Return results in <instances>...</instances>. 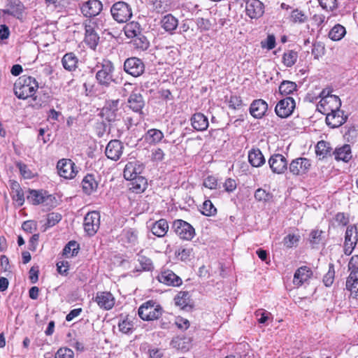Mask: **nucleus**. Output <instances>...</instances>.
Instances as JSON below:
<instances>
[{
    "label": "nucleus",
    "mask_w": 358,
    "mask_h": 358,
    "mask_svg": "<svg viewBox=\"0 0 358 358\" xmlns=\"http://www.w3.org/2000/svg\"><path fill=\"white\" fill-rule=\"evenodd\" d=\"M79 250V245L76 241H70L64 247L63 250V255L66 257H72L77 255Z\"/></svg>",
    "instance_id": "obj_46"
},
{
    "label": "nucleus",
    "mask_w": 358,
    "mask_h": 358,
    "mask_svg": "<svg viewBox=\"0 0 358 358\" xmlns=\"http://www.w3.org/2000/svg\"><path fill=\"white\" fill-rule=\"evenodd\" d=\"M237 187V184L235 180L232 178H228L225 180L224 183V187L226 192H234Z\"/></svg>",
    "instance_id": "obj_64"
},
{
    "label": "nucleus",
    "mask_w": 358,
    "mask_h": 358,
    "mask_svg": "<svg viewBox=\"0 0 358 358\" xmlns=\"http://www.w3.org/2000/svg\"><path fill=\"white\" fill-rule=\"evenodd\" d=\"M82 187L83 192L90 195L94 192L98 187V182L95 180L94 176L92 174H87L82 180Z\"/></svg>",
    "instance_id": "obj_26"
},
{
    "label": "nucleus",
    "mask_w": 358,
    "mask_h": 358,
    "mask_svg": "<svg viewBox=\"0 0 358 358\" xmlns=\"http://www.w3.org/2000/svg\"><path fill=\"white\" fill-rule=\"evenodd\" d=\"M262 48L272 50L275 46V38L273 35H268L265 41L261 42Z\"/></svg>",
    "instance_id": "obj_60"
},
{
    "label": "nucleus",
    "mask_w": 358,
    "mask_h": 358,
    "mask_svg": "<svg viewBox=\"0 0 358 358\" xmlns=\"http://www.w3.org/2000/svg\"><path fill=\"white\" fill-rule=\"evenodd\" d=\"M100 225V214L97 211L89 212L84 219L85 231L90 235L93 236L96 233Z\"/></svg>",
    "instance_id": "obj_12"
},
{
    "label": "nucleus",
    "mask_w": 358,
    "mask_h": 358,
    "mask_svg": "<svg viewBox=\"0 0 358 358\" xmlns=\"http://www.w3.org/2000/svg\"><path fill=\"white\" fill-rule=\"evenodd\" d=\"M172 229L181 239L190 241L195 236L194 228L187 222L176 220L173 222Z\"/></svg>",
    "instance_id": "obj_6"
},
{
    "label": "nucleus",
    "mask_w": 358,
    "mask_h": 358,
    "mask_svg": "<svg viewBox=\"0 0 358 358\" xmlns=\"http://www.w3.org/2000/svg\"><path fill=\"white\" fill-rule=\"evenodd\" d=\"M331 151L332 148L330 146L329 143L324 141H319L315 146L316 155L319 156L320 159H323L327 157L328 155H331Z\"/></svg>",
    "instance_id": "obj_38"
},
{
    "label": "nucleus",
    "mask_w": 358,
    "mask_h": 358,
    "mask_svg": "<svg viewBox=\"0 0 358 358\" xmlns=\"http://www.w3.org/2000/svg\"><path fill=\"white\" fill-rule=\"evenodd\" d=\"M341 106V99L338 96L334 95L320 100L317 106V110L322 114H327L329 112L340 109Z\"/></svg>",
    "instance_id": "obj_10"
},
{
    "label": "nucleus",
    "mask_w": 358,
    "mask_h": 358,
    "mask_svg": "<svg viewBox=\"0 0 358 358\" xmlns=\"http://www.w3.org/2000/svg\"><path fill=\"white\" fill-rule=\"evenodd\" d=\"M129 107L134 112H141L144 106V100L139 93L133 92L128 99Z\"/></svg>",
    "instance_id": "obj_29"
},
{
    "label": "nucleus",
    "mask_w": 358,
    "mask_h": 358,
    "mask_svg": "<svg viewBox=\"0 0 358 358\" xmlns=\"http://www.w3.org/2000/svg\"><path fill=\"white\" fill-rule=\"evenodd\" d=\"M119 330L126 334H131L134 329L133 322L128 320V318L120 321L118 324Z\"/></svg>",
    "instance_id": "obj_49"
},
{
    "label": "nucleus",
    "mask_w": 358,
    "mask_h": 358,
    "mask_svg": "<svg viewBox=\"0 0 358 358\" xmlns=\"http://www.w3.org/2000/svg\"><path fill=\"white\" fill-rule=\"evenodd\" d=\"M152 8L157 13H164L168 8V4L165 0H152Z\"/></svg>",
    "instance_id": "obj_55"
},
{
    "label": "nucleus",
    "mask_w": 358,
    "mask_h": 358,
    "mask_svg": "<svg viewBox=\"0 0 358 358\" xmlns=\"http://www.w3.org/2000/svg\"><path fill=\"white\" fill-rule=\"evenodd\" d=\"M248 160L255 167H259L265 164V158L259 149H252L248 153Z\"/></svg>",
    "instance_id": "obj_30"
},
{
    "label": "nucleus",
    "mask_w": 358,
    "mask_h": 358,
    "mask_svg": "<svg viewBox=\"0 0 358 358\" xmlns=\"http://www.w3.org/2000/svg\"><path fill=\"white\" fill-rule=\"evenodd\" d=\"M38 88V82L31 76H22L14 84V93L20 99L32 96Z\"/></svg>",
    "instance_id": "obj_1"
},
{
    "label": "nucleus",
    "mask_w": 358,
    "mask_h": 358,
    "mask_svg": "<svg viewBox=\"0 0 358 358\" xmlns=\"http://www.w3.org/2000/svg\"><path fill=\"white\" fill-rule=\"evenodd\" d=\"M123 145L122 143L118 140L110 141L105 150L106 157L114 161H117L120 159L122 154Z\"/></svg>",
    "instance_id": "obj_19"
},
{
    "label": "nucleus",
    "mask_w": 358,
    "mask_h": 358,
    "mask_svg": "<svg viewBox=\"0 0 358 358\" xmlns=\"http://www.w3.org/2000/svg\"><path fill=\"white\" fill-rule=\"evenodd\" d=\"M268 164L274 173H283L287 169V159L280 154L272 155L268 160Z\"/></svg>",
    "instance_id": "obj_18"
},
{
    "label": "nucleus",
    "mask_w": 358,
    "mask_h": 358,
    "mask_svg": "<svg viewBox=\"0 0 358 358\" xmlns=\"http://www.w3.org/2000/svg\"><path fill=\"white\" fill-rule=\"evenodd\" d=\"M201 212L206 216H213L217 213V208L214 206L210 200H206L202 206Z\"/></svg>",
    "instance_id": "obj_47"
},
{
    "label": "nucleus",
    "mask_w": 358,
    "mask_h": 358,
    "mask_svg": "<svg viewBox=\"0 0 358 358\" xmlns=\"http://www.w3.org/2000/svg\"><path fill=\"white\" fill-rule=\"evenodd\" d=\"M48 6H52L58 11H62L69 4V0H45Z\"/></svg>",
    "instance_id": "obj_51"
},
{
    "label": "nucleus",
    "mask_w": 358,
    "mask_h": 358,
    "mask_svg": "<svg viewBox=\"0 0 358 358\" xmlns=\"http://www.w3.org/2000/svg\"><path fill=\"white\" fill-rule=\"evenodd\" d=\"M346 31L345 28L338 24H336L329 31V37L330 39L334 41H338L341 40L345 35Z\"/></svg>",
    "instance_id": "obj_42"
},
{
    "label": "nucleus",
    "mask_w": 358,
    "mask_h": 358,
    "mask_svg": "<svg viewBox=\"0 0 358 358\" xmlns=\"http://www.w3.org/2000/svg\"><path fill=\"white\" fill-rule=\"evenodd\" d=\"M243 102L240 96H231L229 101V106L233 109H238L242 106Z\"/></svg>",
    "instance_id": "obj_61"
},
{
    "label": "nucleus",
    "mask_w": 358,
    "mask_h": 358,
    "mask_svg": "<svg viewBox=\"0 0 358 358\" xmlns=\"http://www.w3.org/2000/svg\"><path fill=\"white\" fill-rule=\"evenodd\" d=\"M24 9L23 3L20 0H10L7 4V8L3 10L5 14L20 17Z\"/></svg>",
    "instance_id": "obj_24"
},
{
    "label": "nucleus",
    "mask_w": 358,
    "mask_h": 358,
    "mask_svg": "<svg viewBox=\"0 0 358 358\" xmlns=\"http://www.w3.org/2000/svg\"><path fill=\"white\" fill-rule=\"evenodd\" d=\"M144 169V166L142 163L137 160H133L126 164L123 175L124 178L127 180H132L136 177L141 176Z\"/></svg>",
    "instance_id": "obj_16"
},
{
    "label": "nucleus",
    "mask_w": 358,
    "mask_h": 358,
    "mask_svg": "<svg viewBox=\"0 0 358 358\" xmlns=\"http://www.w3.org/2000/svg\"><path fill=\"white\" fill-rule=\"evenodd\" d=\"M141 30L140 24L134 21L127 23L124 27V34L129 38L139 36L141 34Z\"/></svg>",
    "instance_id": "obj_34"
},
{
    "label": "nucleus",
    "mask_w": 358,
    "mask_h": 358,
    "mask_svg": "<svg viewBox=\"0 0 358 358\" xmlns=\"http://www.w3.org/2000/svg\"><path fill=\"white\" fill-rule=\"evenodd\" d=\"M162 314V308L156 302L149 301L138 308V315L143 320H154L158 319Z\"/></svg>",
    "instance_id": "obj_4"
},
{
    "label": "nucleus",
    "mask_w": 358,
    "mask_h": 358,
    "mask_svg": "<svg viewBox=\"0 0 358 358\" xmlns=\"http://www.w3.org/2000/svg\"><path fill=\"white\" fill-rule=\"evenodd\" d=\"M291 17L294 22L300 24L304 23L308 19L307 16L298 9H295L292 12Z\"/></svg>",
    "instance_id": "obj_53"
},
{
    "label": "nucleus",
    "mask_w": 358,
    "mask_h": 358,
    "mask_svg": "<svg viewBox=\"0 0 358 358\" xmlns=\"http://www.w3.org/2000/svg\"><path fill=\"white\" fill-rule=\"evenodd\" d=\"M348 269L350 273L346 281L358 280V255H354L351 257L348 263Z\"/></svg>",
    "instance_id": "obj_36"
},
{
    "label": "nucleus",
    "mask_w": 358,
    "mask_h": 358,
    "mask_svg": "<svg viewBox=\"0 0 358 358\" xmlns=\"http://www.w3.org/2000/svg\"><path fill=\"white\" fill-rule=\"evenodd\" d=\"M85 27V42L92 49L94 50L99 41V36L96 31V23L92 20H86L83 22Z\"/></svg>",
    "instance_id": "obj_7"
},
{
    "label": "nucleus",
    "mask_w": 358,
    "mask_h": 358,
    "mask_svg": "<svg viewBox=\"0 0 358 358\" xmlns=\"http://www.w3.org/2000/svg\"><path fill=\"white\" fill-rule=\"evenodd\" d=\"M268 109L267 103L263 99H256L252 101L250 107V114L255 118H261Z\"/></svg>",
    "instance_id": "obj_23"
},
{
    "label": "nucleus",
    "mask_w": 358,
    "mask_h": 358,
    "mask_svg": "<svg viewBox=\"0 0 358 358\" xmlns=\"http://www.w3.org/2000/svg\"><path fill=\"white\" fill-rule=\"evenodd\" d=\"M311 166L310 161L304 157L293 159L289 164V171L294 176L305 174Z\"/></svg>",
    "instance_id": "obj_15"
},
{
    "label": "nucleus",
    "mask_w": 358,
    "mask_h": 358,
    "mask_svg": "<svg viewBox=\"0 0 358 358\" xmlns=\"http://www.w3.org/2000/svg\"><path fill=\"white\" fill-rule=\"evenodd\" d=\"M96 80L98 83L103 87H109L111 83H117V78L115 77V66L109 60H103L96 65Z\"/></svg>",
    "instance_id": "obj_2"
},
{
    "label": "nucleus",
    "mask_w": 358,
    "mask_h": 358,
    "mask_svg": "<svg viewBox=\"0 0 358 358\" xmlns=\"http://www.w3.org/2000/svg\"><path fill=\"white\" fill-rule=\"evenodd\" d=\"M57 169L59 175L65 179H72L78 173L76 164L71 159H60L57 162Z\"/></svg>",
    "instance_id": "obj_8"
},
{
    "label": "nucleus",
    "mask_w": 358,
    "mask_h": 358,
    "mask_svg": "<svg viewBox=\"0 0 358 358\" xmlns=\"http://www.w3.org/2000/svg\"><path fill=\"white\" fill-rule=\"evenodd\" d=\"M78 59L73 52H69L64 55L62 59L63 67L69 71H74L77 68Z\"/></svg>",
    "instance_id": "obj_32"
},
{
    "label": "nucleus",
    "mask_w": 358,
    "mask_h": 358,
    "mask_svg": "<svg viewBox=\"0 0 358 358\" xmlns=\"http://www.w3.org/2000/svg\"><path fill=\"white\" fill-rule=\"evenodd\" d=\"M16 166L19 169L20 174L23 176V178L26 179H31L34 178V176L33 173L26 164L21 162H17Z\"/></svg>",
    "instance_id": "obj_54"
},
{
    "label": "nucleus",
    "mask_w": 358,
    "mask_h": 358,
    "mask_svg": "<svg viewBox=\"0 0 358 358\" xmlns=\"http://www.w3.org/2000/svg\"><path fill=\"white\" fill-rule=\"evenodd\" d=\"M299 241V237L294 234H288L283 239L284 245L287 248L293 247Z\"/></svg>",
    "instance_id": "obj_62"
},
{
    "label": "nucleus",
    "mask_w": 358,
    "mask_h": 358,
    "mask_svg": "<svg viewBox=\"0 0 358 358\" xmlns=\"http://www.w3.org/2000/svg\"><path fill=\"white\" fill-rule=\"evenodd\" d=\"M161 24L163 29L172 33L178 27V20L171 14H168L163 17Z\"/></svg>",
    "instance_id": "obj_33"
},
{
    "label": "nucleus",
    "mask_w": 358,
    "mask_h": 358,
    "mask_svg": "<svg viewBox=\"0 0 358 358\" xmlns=\"http://www.w3.org/2000/svg\"><path fill=\"white\" fill-rule=\"evenodd\" d=\"M157 279L166 285L179 286L182 284L181 278L170 270L162 271L157 276Z\"/></svg>",
    "instance_id": "obj_21"
},
{
    "label": "nucleus",
    "mask_w": 358,
    "mask_h": 358,
    "mask_svg": "<svg viewBox=\"0 0 358 358\" xmlns=\"http://www.w3.org/2000/svg\"><path fill=\"white\" fill-rule=\"evenodd\" d=\"M110 13L113 19L119 23L127 22L132 16L131 6L124 1L115 3L110 8Z\"/></svg>",
    "instance_id": "obj_5"
},
{
    "label": "nucleus",
    "mask_w": 358,
    "mask_h": 358,
    "mask_svg": "<svg viewBox=\"0 0 358 358\" xmlns=\"http://www.w3.org/2000/svg\"><path fill=\"white\" fill-rule=\"evenodd\" d=\"M74 353L73 350L68 348H59L55 354V358H73Z\"/></svg>",
    "instance_id": "obj_56"
},
{
    "label": "nucleus",
    "mask_w": 358,
    "mask_h": 358,
    "mask_svg": "<svg viewBox=\"0 0 358 358\" xmlns=\"http://www.w3.org/2000/svg\"><path fill=\"white\" fill-rule=\"evenodd\" d=\"M335 159L348 162L352 157L350 145L345 144L340 148H336L333 152Z\"/></svg>",
    "instance_id": "obj_28"
},
{
    "label": "nucleus",
    "mask_w": 358,
    "mask_h": 358,
    "mask_svg": "<svg viewBox=\"0 0 358 358\" xmlns=\"http://www.w3.org/2000/svg\"><path fill=\"white\" fill-rule=\"evenodd\" d=\"M134 45L136 49L141 50H145L149 48L150 43L147 38L141 34L139 36H136L134 37Z\"/></svg>",
    "instance_id": "obj_48"
},
{
    "label": "nucleus",
    "mask_w": 358,
    "mask_h": 358,
    "mask_svg": "<svg viewBox=\"0 0 358 358\" xmlns=\"http://www.w3.org/2000/svg\"><path fill=\"white\" fill-rule=\"evenodd\" d=\"M130 180V189H131L134 192H143L147 187V180L141 176L136 177L135 178Z\"/></svg>",
    "instance_id": "obj_35"
},
{
    "label": "nucleus",
    "mask_w": 358,
    "mask_h": 358,
    "mask_svg": "<svg viewBox=\"0 0 358 358\" xmlns=\"http://www.w3.org/2000/svg\"><path fill=\"white\" fill-rule=\"evenodd\" d=\"M176 254L182 261H186L192 255L193 248L191 247H180L176 252Z\"/></svg>",
    "instance_id": "obj_50"
},
{
    "label": "nucleus",
    "mask_w": 358,
    "mask_h": 358,
    "mask_svg": "<svg viewBox=\"0 0 358 358\" xmlns=\"http://www.w3.org/2000/svg\"><path fill=\"white\" fill-rule=\"evenodd\" d=\"M297 85L294 82L283 80L279 86V92L282 95H289L296 90Z\"/></svg>",
    "instance_id": "obj_44"
},
{
    "label": "nucleus",
    "mask_w": 358,
    "mask_h": 358,
    "mask_svg": "<svg viewBox=\"0 0 358 358\" xmlns=\"http://www.w3.org/2000/svg\"><path fill=\"white\" fill-rule=\"evenodd\" d=\"M80 11L87 17L98 15L103 9L102 3L99 0H88L80 6Z\"/></svg>",
    "instance_id": "obj_14"
},
{
    "label": "nucleus",
    "mask_w": 358,
    "mask_h": 358,
    "mask_svg": "<svg viewBox=\"0 0 358 358\" xmlns=\"http://www.w3.org/2000/svg\"><path fill=\"white\" fill-rule=\"evenodd\" d=\"M27 200L34 205H38L45 201L43 191L29 189Z\"/></svg>",
    "instance_id": "obj_43"
},
{
    "label": "nucleus",
    "mask_w": 358,
    "mask_h": 358,
    "mask_svg": "<svg viewBox=\"0 0 358 358\" xmlns=\"http://www.w3.org/2000/svg\"><path fill=\"white\" fill-rule=\"evenodd\" d=\"M95 301L101 308L105 310L111 309L115 304V299L110 292H98Z\"/></svg>",
    "instance_id": "obj_22"
},
{
    "label": "nucleus",
    "mask_w": 358,
    "mask_h": 358,
    "mask_svg": "<svg viewBox=\"0 0 358 358\" xmlns=\"http://www.w3.org/2000/svg\"><path fill=\"white\" fill-rule=\"evenodd\" d=\"M326 115V123L331 128H337L343 124L348 119L344 115V111L340 109L329 112Z\"/></svg>",
    "instance_id": "obj_17"
},
{
    "label": "nucleus",
    "mask_w": 358,
    "mask_h": 358,
    "mask_svg": "<svg viewBox=\"0 0 358 358\" xmlns=\"http://www.w3.org/2000/svg\"><path fill=\"white\" fill-rule=\"evenodd\" d=\"M271 196L263 189H258L255 193V198L259 201H266L270 199Z\"/></svg>",
    "instance_id": "obj_63"
},
{
    "label": "nucleus",
    "mask_w": 358,
    "mask_h": 358,
    "mask_svg": "<svg viewBox=\"0 0 358 358\" xmlns=\"http://www.w3.org/2000/svg\"><path fill=\"white\" fill-rule=\"evenodd\" d=\"M346 287L350 292V296L358 299V280L346 281Z\"/></svg>",
    "instance_id": "obj_58"
},
{
    "label": "nucleus",
    "mask_w": 358,
    "mask_h": 358,
    "mask_svg": "<svg viewBox=\"0 0 358 358\" xmlns=\"http://www.w3.org/2000/svg\"><path fill=\"white\" fill-rule=\"evenodd\" d=\"M242 4L245 3L246 14L252 19L261 17L264 13V3L259 0H234Z\"/></svg>",
    "instance_id": "obj_9"
},
{
    "label": "nucleus",
    "mask_w": 358,
    "mask_h": 358,
    "mask_svg": "<svg viewBox=\"0 0 358 358\" xmlns=\"http://www.w3.org/2000/svg\"><path fill=\"white\" fill-rule=\"evenodd\" d=\"M164 138V134L159 129H149L145 135V139L150 143H157Z\"/></svg>",
    "instance_id": "obj_40"
},
{
    "label": "nucleus",
    "mask_w": 358,
    "mask_h": 358,
    "mask_svg": "<svg viewBox=\"0 0 358 358\" xmlns=\"http://www.w3.org/2000/svg\"><path fill=\"white\" fill-rule=\"evenodd\" d=\"M137 261L139 262L141 268L136 269L137 271H151L153 268L152 260L144 255L142 252L137 255Z\"/></svg>",
    "instance_id": "obj_45"
},
{
    "label": "nucleus",
    "mask_w": 358,
    "mask_h": 358,
    "mask_svg": "<svg viewBox=\"0 0 358 358\" xmlns=\"http://www.w3.org/2000/svg\"><path fill=\"white\" fill-rule=\"evenodd\" d=\"M196 23L197 24L198 28L200 29L201 31L209 30L212 25V23L209 20L203 17L198 18L196 20Z\"/></svg>",
    "instance_id": "obj_59"
},
{
    "label": "nucleus",
    "mask_w": 358,
    "mask_h": 358,
    "mask_svg": "<svg viewBox=\"0 0 358 358\" xmlns=\"http://www.w3.org/2000/svg\"><path fill=\"white\" fill-rule=\"evenodd\" d=\"M313 275V271L306 266L299 267L294 273L293 284L297 287L307 282Z\"/></svg>",
    "instance_id": "obj_20"
},
{
    "label": "nucleus",
    "mask_w": 358,
    "mask_h": 358,
    "mask_svg": "<svg viewBox=\"0 0 358 358\" xmlns=\"http://www.w3.org/2000/svg\"><path fill=\"white\" fill-rule=\"evenodd\" d=\"M62 220V215L58 213H50L48 214L46 225L48 227L55 226Z\"/></svg>",
    "instance_id": "obj_57"
},
{
    "label": "nucleus",
    "mask_w": 358,
    "mask_h": 358,
    "mask_svg": "<svg viewBox=\"0 0 358 358\" xmlns=\"http://www.w3.org/2000/svg\"><path fill=\"white\" fill-rule=\"evenodd\" d=\"M322 9L333 11L338 7L337 0H317Z\"/></svg>",
    "instance_id": "obj_52"
},
{
    "label": "nucleus",
    "mask_w": 358,
    "mask_h": 358,
    "mask_svg": "<svg viewBox=\"0 0 358 358\" xmlns=\"http://www.w3.org/2000/svg\"><path fill=\"white\" fill-rule=\"evenodd\" d=\"M124 69L126 73L134 77H138L145 71L143 62L137 57H130L126 59L124 64Z\"/></svg>",
    "instance_id": "obj_13"
},
{
    "label": "nucleus",
    "mask_w": 358,
    "mask_h": 358,
    "mask_svg": "<svg viewBox=\"0 0 358 358\" xmlns=\"http://www.w3.org/2000/svg\"><path fill=\"white\" fill-rule=\"evenodd\" d=\"M175 303L181 309L189 310L192 308L190 295L188 292H180L174 299Z\"/></svg>",
    "instance_id": "obj_27"
},
{
    "label": "nucleus",
    "mask_w": 358,
    "mask_h": 358,
    "mask_svg": "<svg viewBox=\"0 0 358 358\" xmlns=\"http://www.w3.org/2000/svg\"><path fill=\"white\" fill-rule=\"evenodd\" d=\"M296 103L291 96L280 100L275 108L276 115L281 118L289 117L295 108Z\"/></svg>",
    "instance_id": "obj_11"
},
{
    "label": "nucleus",
    "mask_w": 358,
    "mask_h": 358,
    "mask_svg": "<svg viewBox=\"0 0 358 358\" xmlns=\"http://www.w3.org/2000/svg\"><path fill=\"white\" fill-rule=\"evenodd\" d=\"M191 123L197 131H205L208 127V120L203 113H197L192 115Z\"/></svg>",
    "instance_id": "obj_25"
},
{
    "label": "nucleus",
    "mask_w": 358,
    "mask_h": 358,
    "mask_svg": "<svg viewBox=\"0 0 358 358\" xmlns=\"http://www.w3.org/2000/svg\"><path fill=\"white\" fill-rule=\"evenodd\" d=\"M296 51L289 50L285 51L282 55V63L286 67H292L295 64L298 59Z\"/></svg>",
    "instance_id": "obj_41"
},
{
    "label": "nucleus",
    "mask_w": 358,
    "mask_h": 358,
    "mask_svg": "<svg viewBox=\"0 0 358 358\" xmlns=\"http://www.w3.org/2000/svg\"><path fill=\"white\" fill-rule=\"evenodd\" d=\"M169 230V224L165 219H160L155 222L152 228V233L157 237H164Z\"/></svg>",
    "instance_id": "obj_31"
},
{
    "label": "nucleus",
    "mask_w": 358,
    "mask_h": 358,
    "mask_svg": "<svg viewBox=\"0 0 358 358\" xmlns=\"http://www.w3.org/2000/svg\"><path fill=\"white\" fill-rule=\"evenodd\" d=\"M119 103V99L109 100L106 102L99 114L103 121L111 123L120 119Z\"/></svg>",
    "instance_id": "obj_3"
},
{
    "label": "nucleus",
    "mask_w": 358,
    "mask_h": 358,
    "mask_svg": "<svg viewBox=\"0 0 358 358\" xmlns=\"http://www.w3.org/2000/svg\"><path fill=\"white\" fill-rule=\"evenodd\" d=\"M121 239L124 242L135 245L138 241V232L131 228L125 229L121 234Z\"/></svg>",
    "instance_id": "obj_39"
},
{
    "label": "nucleus",
    "mask_w": 358,
    "mask_h": 358,
    "mask_svg": "<svg viewBox=\"0 0 358 358\" xmlns=\"http://www.w3.org/2000/svg\"><path fill=\"white\" fill-rule=\"evenodd\" d=\"M358 241V231L356 225H349L345 231V241L347 245L355 244L357 245Z\"/></svg>",
    "instance_id": "obj_37"
}]
</instances>
